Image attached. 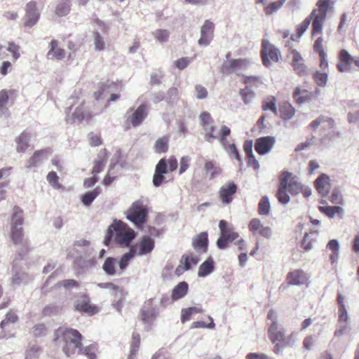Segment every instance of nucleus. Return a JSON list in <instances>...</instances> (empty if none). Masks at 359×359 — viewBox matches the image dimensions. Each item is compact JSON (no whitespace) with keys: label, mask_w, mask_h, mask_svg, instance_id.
<instances>
[{"label":"nucleus","mask_w":359,"mask_h":359,"mask_svg":"<svg viewBox=\"0 0 359 359\" xmlns=\"http://www.w3.org/2000/svg\"><path fill=\"white\" fill-rule=\"evenodd\" d=\"M41 349L39 346H34L29 348L26 351V359H37L39 357V354Z\"/></svg>","instance_id":"e2e57ef3"},{"label":"nucleus","mask_w":359,"mask_h":359,"mask_svg":"<svg viewBox=\"0 0 359 359\" xmlns=\"http://www.w3.org/2000/svg\"><path fill=\"white\" fill-rule=\"evenodd\" d=\"M268 335L270 341L274 345L273 352L278 355L287 347L294 345V333L286 336L285 329L279 325L277 320H274L268 328Z\"/></svg>","instance_id":"20e7f679"},{"label":"nucleus","mask_w":359,"mask_h":359,"mask_svg":"<svg viewBox=\"0 0 359 359\" xmlns=\"http://www.w3.org/2000/svg\"><path fill=\"white\" fill-rule=\"evenodd\" d=\"M313 233L311 231L309 233H305L302 243V246L304 250H308L312 248L313 240Z\"/></svg>","instance_id":"052dcab7"},{"label":"nucleus","mask_w":359,"mask_h":359,"mask_svg":"<svg viewBox=\"0 0 359 359\" xmlns=\"http://www.w3.org/2000/svg\"><path fill=\"white\" fill-rule=\"evenodd\" d=\"M57 313H58V308H57V306H56L53 304H48V305L46 306L41 311V315L43 317L51 316L53 315H57Z\"/></svg>","instance_id":"0e129e2a"},{"label":"nucleus","mask_w":359,"mask_h":359,"mask_svg":"<svg viewBox=\"0 0 359 359\" xmlns=\"http://www.w3.org/2000/svg\"><path fill=\"white\" fill-rule=\"evenodd\" d=\"M85 102L82 103L75 109L73 113V117L79 121H83L84 119L90 120L92 118V115L90 113H86L84 110Z\"/></svg>","instance_id":"a18cd8bd"},{"label":"nucleus","mask_w":359,"mask_h":359,"mask_svg":"<svg viewBox=\"0 0 359 359\" xmlns=\"http://www.w3.org/2000/svg\"><path fill=\"white\" fill-rule=\"evenodd\" d=\"M270 203L267 196H263L258 204V212L260 215H269L270 212Z\"/></svg>","instance_id":"09e8293b"},{"label":"nucleus","mask_w":359,"mask_h":359,"mask_svg":"<svg viewBox=\"0 0 359 359\" xmlns=\"http://www.w3.org/2000/svg\"><path fill=\"white\" fill-rule=\"evenodd\" d=\"M238 191L237 184L233 181H229L224 184L219 190L218 195L220 201L223 204H229Z\"/></svg>","instance_id":"f8f14e48"},{"label":"nucleus","mask_w":359,"mask_h":359,"mask_svg":"<svg viewBox=\"0 0 359 359\" xmlns=\"http://www.w3.org/2000/svg\"><path fill=\"white\" fill-rule=\"evenodd\" d=\"M262 108L264 111H271L274 114L278 115V109L276 107V98L270 95L263 100L262 102Z\"/></svg>","instance_id":"4c0bfd02"},{"label":"nucleus","mask_w":359,"mask_h":359,"mask_svg":"<svg viewBox=\"0 0 359 359\" xmlns=\"http://www.w3.org/2000/svg\"><path fill=\"white\" fill-rule=\"evenodd\" d=\"M198 261L199 259L197 257H189L187 255H182L180 259V264L175 269V273L177 276H180L184 271L189 270L192 264H196Z\"/></svg>","instance_id":"393cba45"},{"label":"nucleus","mask_w":359,"mask_h":359,"mask_svg":"<svg viewBox=\"0 0 359 359\" xmlns=\"http://www.w3.org/2000/svg\"><path fill=\"white\" fill-rule=\"evenodd\" d=\"M231 53L228 52L226 54V60L222 63L221 67V72L223 74H229L235 72L238 75V72L246 69L251 62L248 58H231Z\"/></svg>","instance_id":"0eeeda50"},{"label":"nucleus","mask_w":359,"mask_h":359,"mask_svg":"<svg viewBox=\"0 0 359 359\" xmlns=\"http://www.w3.org/2000/svg\"><path fill=\"white\" fill-rule=\"evenodd\" d=\"M18 320V317L13 311H8L6 318L1 322L0 327L4 329V327L8 323H15Z\"/></svg>","instance_id":"4d7b16f0"},{"label":"nucleus","mask_w":359,"mask_h":359,"mask_svg":"<svg viewBox=\"0 0 359 359\" xmlns=\"http://www.w3.org/2000/svg\"><path fill=\"white\" fill-rule=\"evenodd\" d=\"M135 231L121 220H114L108 227L104 238V244L109 245L112 237L116 244L121 246L128 247L135 238Z\"/></svg>","instance_id":"7ed1b4c3"},{"label":"nucleus","mask_w":359,"mask_h":359,"mask_svg":"<svg viewBox=\"0 0 359 359\" xmlns=\"http://www.w3.org/2000/svg\"><path fill=\"white\" fill-rule=\"evenodd\" d=\"M314 17V10L311 11L309 16L306 18L301 24H299L296 29V34L291 36L292 41H296L299 39L303 33L307 29L309 25L311 23V20Z\"/></svg>","instance_id":"473e14b6"},{"label":"nucleus","mask_w":359,"mask_h":359,"mask_svg":"<svg viewBox=\"0 0 359 359\" xmlns=\"http://www.w3.org/2000/svg\"><path fill=\"white\" fill-rule=\"evenodd\" d=\"M293 97L297 104H302L311 100L312 93L301 87H297L294 90Z\"/></svg>","instance_id":"c85d7f7f"},{"label":"nucleus","mask_w":359,"mask_h":359,"mask_svg":"<svg viewBox=\"0 0 359 359\" xmlns=\"http://www.w3.org/2000/svg\"><path fill=\"white\" fill-rule=\"evenodd\" d=\"M11 238L15 245H20V249L18 252L20 258L29 252V243L25 238L24 230L22 226H11Z\"/></svg>","instance_id":"1a4fd4ad"},{"label":"nucleus","mask_w":359,"mask_h":359,"mask_svg":"<svg viewBox=\"0 0 359 359\" xmlns=\"http://www.w3.org/2000/svg\"><path fill=\"white\" fill-rule=\"evenodd\" d=\"M334 125L333 119L329 117H319L316 120V128L320 127L323 130L332 129Z\"/></svg>","instance_id":"de8ad7c7"},{"label":"nucleus","mask_w":359,"mask_h":359,"mask_svg":"<svg viewBox=\"0 0 359 359\" xmlns=\"http://www.w3.org/2000/svg\"><path fill=\"white\" fill-rule=\"evenodd\" d=\"M140 346V335L138 333L133 332L131 341L130 353L134 355L137 353Z\"/></svg>","instance_id":"680f3d73"},{"label":"nucleus","mask_w":359,"mask_h":359,"mask_svg":"<svg viewBox=\"0 0 359 359\" xmlns=\"http://www.w3.org/2000/svg\"><path fill=\"white\" fill-rule=\"evenodd\" d=\"M213 261L211 258L208 259L199 267L198 275L200 277H205L210 274L214 269Z\"/></svg>","instance_id":"a19ab883"},{"label":"nucleus","mask_w":359,"mask_h":359,"mask_svg":"<svg viewBox=\"0 0 359 359\" xmlns=\"http://www.w3.org/2000/svg\"><path fill=\"white\" fill-rule=\"evenodd\" d=\"M48 183L55 189H60L62 185L59 183V177L55 172L51 171L47 175Z\"/></svg>","instance_id":"bf43d9fd"},{"label":"nucleus","mask_w":359,"mask_h":359,"mask_svg":"<svg viewBox=\"0 0 359 359\" xmlns=\"http://www.w3.org/2000/svg\"><path fill=\"white\" fill-rule=\"evenodd\" d=\"M248 229L253 234H259L266 238H269L271 233L270 227L264 226L258 218H253L250 220Z\"/></svg>","instance_id":"f3484780"},{"label":"nucleus","mask_w":359,"mask_h":359,"mask_svg":"<svg viewBox=\"0 0 359 359\" xmlns=\"http://www.w3.org/2000/svg\"><path fill=\"white\" fill-rule=\"evenodd\" d=\"M189 290L188 283L185 281H182L179 283L175 287L172 289L171 294V299L172 301H177L187 294Z\"/></svg>","instance_id":"c756f323"},{"label":"nucleus","mask_w":359,"mask_h":359,"mask_svg":"<svg viewBox=\"0 0 359 359\" xmlns=\"http://www.w3.org/2000/svg\"><path fill=\"white\" fill-rule=\"evenodd\" d=\"M316 189L321 196H326L331 189L329 176L325 174L320 175L317 180H316Z\"/></svg>","instance_id":"5701e85b"},{"label":"nucleus","mask_w":359,"mask_h":359,"mask_svg":"<svg viewBox=\"0 0 359 359\" xmlns=\"http://www.w3.org/2000/svg\"><path fill=\"white\" fill-rule=\"evenodd\" d=\"M316 5L318 6V13L316 14V34H317L321 32L323 22L327 13L333 8V2L332 0H318Z\"/></svg>","instance_id":"9d476101"},{"label":"nucleus","mask_w":359,"mask_h":359,"mask_svg":"<svg viewBox=\"0 0 359 359\" xmlns=\"http://www.w3.org/2000/svg\"><path fill=\"white\" fill-rule=\"evenodd\" d=\"M196 95L199 100L205 99L208 97V92L202 85L198 84L195 86Z\"/></svg>","instance_id":"774afa93"},{"label":"nucleus","mask_w":359,"mask_h":359,"mask_svg":"<svg viewBox=\"0 0 359 359\" xmlns=\"http://www.w3.org/2000/svg\"><path fill=\"white\" fill-rule=\"evenodd\" d=\"M203 180H212L222 174L223 170L215 160H206L203 166Z\"/></svg>","instance_id":"ddd939ff"},{"label":"nucleus","mask_w":359,"mask_h":359,"mask_svg":"<svg viewBox=\"0 0 359 359\" xmlns=\"http://www.w3.org/2000/svg\"><path fill=\"white\" fill-rule=\"evenodd\" d=\"M58 285L66 289L79 287V283L74 279H66L58 283Z\"/></svg>","instance_id":"338daca9"},{"label":"nucleus","mask_w":359,"mask_h":359,"mask_svg":"<svg viewBox=\"0 0 359 359\" xmlns=\"http://www.w3.org/2000/svg\"><path fill=\"white\" fill-rule=\"evenodd\" d=\"M74 306L76 311L89 316H93L99 311V307L93 304L90 297L86 294H82L77 297Z\"/></svg>","instance_id":"9b49d317"},{"label":"nucleus","mask_w":359,"mask_h":359,"mask_svg":"<svg viewBox=\"0 0 359 359\" xmlns=\"http://www.w3.org/2000/svg\"><path fill=\"white\" fill-rule=\"evenodd\" d=\"M318 206L319 210L330 218H332L335 215H341L343 213V209L339 206H329L325 200L322 199Z\"/></svg>","instance_id":"bb28decb"},{"label":"nucleus","mask_w":359,"mask_h":359,"mask_svg":"<svg viewBox=\"0 0 359 359\" xmlns=\"http://www.w3.org/2000/svg\"><path fill=\"white\" fill-rule=\"evenodd\" d=\"M281 57L280 51L268 40L262 41L261 57L264 66L269 67L272 62H278Z\"/></svg>","instance_id":"6e6552de"},{"label":"nucleus","mask_w":359,"mask_h":359,"mask_svg":"<svg viewBox=\"0 0 359 359\" xmlns=\"http://www.w3.org/2000/svg\"><path fill=\"white\" fill-rule=\"evenodd\" d=\"M116 259L113 257H108L104 261L102 269L108 275L112 276L116 273Z\"/></svg>","instance_id":"3c124183"},{"label":"nucleus","mask_w":359,"mask_h":359,"mask_svg":"<svg viewBox=\"0 0 359 359\" xmlns=\"http://www.w3.org/2000/svg\"><path fill=\"white\" fill-rule=\"evenodd\" d=\"M148 210L142 201H136L127 212V219L134 223L138 228L143 226L147 220Z\"/></svg>","instance_id":"423d86ee"},{"label":"nucleus","mask_w":359,"mask_h":359,"mask_svg":"<svg viewBox=\"0 0 359 359\" xmlns=\"http://www.w3.org/2000/svg\"><path fill=\"white\" fill-rule=\"evenodd\" d=\"M83 339V335L77 330L71 327L61 326L54 332L53 342L69 358L81 350Z\"/></svg>","instance_id":"f257e3e1"},{"label":"nucleus","mask_w":359,"mask_h":359,"mask_svg":"<svg viewBox=\"0 0 359 359\" xmlns=\"http://www.w3.org/2000/svg\"><path fill=\"white\" fill-rule=\"evenodd\" d=\"M108 154L106 149H101L97 156V158L93 162V167L91 173L93 175H97L101 172L107 163Z\"/></svg>","instance_id":"4be33fe9"},{"label":"nucleus","mask_w":359,"mask_h":359,"mask_svg":"<svg viewBox=\"0 0 359 359\" xmlns=\"http://www.w3.org/2000/svg\"><path fill=\"white\" fill-rule=\"evenodd\" d=\"M164 161L158 163L155 168V172L153 177V184L155 187L161 185L164 180V174L168 172L167 170H163Z\"/></svg>","instance_id":"72a5a7b5"},{"label":"nucleus","mask_w":359,"mask_h":359,"mask_svg":"<svg viewBox=\"0 0 359 359\" xmlns=\"http://www.w3.org/2000/svg\"><path fill=\"white\" fill-rule=\"evenodd\" d=\"M48 329L44 323L35 325L32 329V335L35 337H43L47 333Z\"/></svg>","instance_id":"6e6d98bb"},{"label":"nucleus","mask_w":359,"mask_h":359,"mask_svg":"<svg viewBox=\"0 0 359 359\" xmlns=\"http://www.w3.org/2000/svg\"><path fill=\"white\" fill-rule=\"evenodd\" d=\"M59 42L56 39H52L49 45L48 57L55 60H62L65 57V50L58 47Z\"/></svg>","instance_id":"b1692460"},{"label":"nucleus","mask_w":359,"mask_h":359,"mask_svg":"<svg viewBox=\"0 0 359 359\" xmlns=\"http://www.w3.org/2000/svg\"><path fill=\"white\" fill-rule=\"evenodd\" d=\"M291 54L292 55V65L294 67V69L297 72V74H302L305 72V66L303 63V58L302 57L299 53H298L295 50H291Z\"/></svg>","instance_id":"f704fd0d"},{"label":"nucleus","mask_w":359,"mask_h":359,"mask_svg":"<svg viewBox=\"0 0 359 359\" xmlns=\"http://www.w3.org/2000/svg\"><path fill=\"white\" fill-rule=\"evenodd\" d=\"M275 138L271 136H265L257 138L255 144V151L260 155L268 153L273 147Z\"/></svg>","instance_id":"dca6fc26"},{"label":"nucleus","mask_w":359,"mask_h":359,"mask_svg":"<svg viewBox=\"0 0 359 359\" xmlns=\"http://www.w3.org/2000/svg\"><path fill=\"white\" fill-rule=\"evenodd\" d=\"M136 255V250H135V248L134 246H132L130 248V250L128 252L124 254L119 262H118V264H119V267L121 270H123L125 269L127 266L129 264V262L130 261V259L134 257V256Z\"/></svg>","instance_id":"c03bdc74"},{"label":"nucleus","mask_w":359,"mask_h":359,"mask_svg":"<svg viewBox=\"0 0 359 359\" xmlns=\"http://www.w3.org/2000/svg\"><path fill=\"white\" fill-rule=\"evenodd\" d=\"M239 94L245 104L250 103L255 97V93L248 88L241 89Z\"/></svg>","instance_id":"13d9d810"},{"label":"nucleus","mask_w":359,"mask_h":359,"mask_svg":"<svg viewBox=\"0 0 359 359\" xmlns=\"http://www.w3.org/2000/svg\"><path fill=\"white\" fill-rule=\"evenodd\" d=\"M339 62L337 65V69L341 72L351 71V65L353 63L354 57H352L347 50L343 49L339 53Z\"/></svg>","instance_id":"a211bd4d"},{"label":"nucleus","mask_w":359,"mask_h":359,"mask_svg":"<svg viewBox=\"0 0 359 359\" xmlns=\"http://www.w3.org/2000/svg\"><path fill=\"white\" fill-rule=\"evenodd\" d=\"M288 191L292 195L302 193L304 197L311 195V189L304 187L297 182V177L288 171H283L280 176V184L276 197L280 203L286 204L290 201Z\"/></svg>","instance_id":"f03ea898"},{"label":"nucleus","mask_w":359,"mask_h":359,"mask_svg":"<svg viewBox=\"0 0 359 359\" xmlns=\"http://www.w3.org/2000/svg\"><path fill=\"white\" fill-rule=\"evenodd\" d=\"M99 193L100 191L98 190V188H96L91 191L86 193L82 196L83 203L86 206L90 205L94 201V199L98 196Z\"/></svg>","instance_id":"864d4df0"},{"label":"nucleus","mask_w":359,"mask_h":359,"mask_svg":"<svg viewBox=\"0 0 359 359\" xmlns=\"http://www.w3.org/2000/svg\"><path fill=\"white\" fill-rule=\"evenodd\" d=\"M242 82L246 86L245 88L250 89L259 88L264 83L262 76L255 75H243Z\"/></svg>","instance_id":"7c9ffc66"},{"label":"nucleus","mask_w":359,"mask_h":359,"mask_svg":"<svg viewBox=\"0 0 359 359\" xmlns=\"http://www.w3.org/2000/svg\"><path fill=\"white\" fill-rule=\"evenodd\" d=\"M50 153V148H45L43 149L36 150V151H34L33 155L28 159L27 167L28 168H32L37 166L40 163H41L43 157H45Z\"/></svg>","instance_id":"a878e982"},{"label":"nucleus","mask_w":359,"mask_h":359,"mask_svg":"<svg viewBox=\"0 0 359 359\" xmlns=\"http://www.w3.org/2000/svg\"><path fill=\"white\" fill-rule=\"evenodd\" d=\"M140 316L141 320L147 327H150L154 323L156 318L157 313L151 300L146 302L145 305L141 309Z\"/></svg>","instance_id":"2eb2a0df"},{"label":"nucleus","mask_w":359,"mask_h":359,"mask_svg":"<svg viewBox=\"0 0 359 359\" xmlns=\"http://www.w3.org/2000/svg\"><path fill=\"white\" fill-rule=\"evenodd\" d=\"M286 0H278L271 3L264 8V12L266 15H271L277 11L284 4Z\"/></svg>","instance_id":"5fc2aeb1"},{"label":"nucleus","mask_w":359,"mask_h":359,"mask_svg":"<svg viewBox=\"0 0 359 359\" xmlns=\"http://www.w3.org/2000/svg\"><path fill=\"white\" fill-rule=\"evenodd\" d=\"M286 280L289 285H298L306 283L308 278L302 270L296 269L288 273Z\"/></svg>","instance_id":"412c9836"},{"label":"nucleus","mask_w":359,"mask_h":359,"mask_svg":"<svg viewBox=\"0 0 359 359\" xmlns=\"http://www.w3.org/2000/svg\"><path fill=\"white\" fill-rule=\"evenodd\" d=\"M148 115V106L147 104H141L136 109L130 107L125 116V130L140 126Z\"/></svg>","instance_id":"39448f33"},{"label":"nucleus","mask_w":359,"mask_h":359,"mask_svg":"<svg viewBox=\"0 0 359 359\" xmlns=\"http://www.w3.org/2000/svg\"><path fill=\"white\" fill-rule=\"evenodd\" d=\"M193 248L200 254L205 253L208 250V238L207 232H201L193 238Z\"/></svg>","instance_id":"6ab92c4d"},{"label":"nucleus","mask_w":359,"mask_h":359,"mask_svg":"<svg viewBox=\"0 0 359 359\" xmlns=\"http://www.w3.org/2000/svg\"><path fill=\"white\" fill-rule=\"evenodd\" d=\"M40 18V13L37 11V3L34 1L28 2L25 6V15L24 26L32 27L36 24Z\"/></svg>","instance_id":"4468645a"},{"label":"nucleus","mask_w":359,"mask_h":359,"mask_svg":"<svg viewBox=\"0 0 359 359\" xmlns=\"http://www.w3.org/2000/svg\"><path fill=\"white\" fill-rule=\"evenodd\" d=\"M7 50L13 54V59L16 61L20 57V46L14 42H8Z\"/></svg>","instance_id":"69168bd1"},{"label":"nucleus","mask_w":359,"mask_h":359,"mask_svg":"<svg viewBox=\"0 0 359 359\" xmlns=\"http://www.w3.org/2000/svg\"><path fill=\"white\" fill-rule=\"evenodd\" d=\"M29 133L24 131L15 139L16 150L19 153L25 152L28 148Z\"/></svg>","instance_id":"e433bc0d"},{"label":"nucleus","mask_w":359,"mask_h":359,"mask_svg":"<svg viewBox=\"0 0 359 359\" xmlns=\"http://www.w3.org/2000/svg\"><path fill=\"white\" fill-rule=\"evenodd\" d=\"M283 120H290L295 114V109L288 102H283L279 104L278 114Z\"/></svg>","instance_id":"cd10ccee"},{"label":"nucleus","mask_w":359,"mask_h":359,"mask_svg":"<svg viewBox=\"0 0 359 359\" xmlns=\"http://www.w3.org/2000/svg\"><path fill=\"white\" fill-rule=\"evenodd\" d=\"M199 122L201 126L203 128L214 126V120L208 111H203L199 115Z\"/></svg>","instance_id":"8fccbe9b"},{"label":"nucleus","mask_w":359,"mask_h":359,"mask_svg":"<svg viewBox=\"0 0 359 359\" xmlns=\"http://www.w3.org/2000/svg\"><path fill=\"white\" fill-rule=\"evenodd\" d=\"M322 41L323 39L321 37H319L316 40V52L318 53L320 57V67L322 69H325L328 67V62L327 60V55L322 45Z\"/></svg>","instance_id":"2f4dec72"},{"label":"nucleus","mask_w":359,"mask_h":359,"mask_svg":"<svg viewBox=\"0 0 359 359\" xmlns=\"http://www.w3.org/2000/svg\"><path fill=\"white\" fill-rule=\"evenodd\" d=\"M164 161L163 170H167L168 172H172L177 168L178 163L177 160L174 156H170L169 158H161L158 163Z\"/></svg>","instance_id":"37998d69"},{"label":"nucleus","mask_w":359,"mask_h":359,"mask_svg":"<svg viewBox=\"0 0 359 359\" xmlns=\"http://www.w3.org/2000/svg\"><path fill=\"white\" fill-rule=\"evenodd\" d=\"M168 142L169 139L167 136L158 138L154 147L155 152L158 154L167 152L168 150Z\"/></svg>","instance_id":"ea45409f"},{"label":"nucleus","mask_w":359,"mask_h":359,"mask_svg":"<svg viewBox=\"0 0 359 359\" xmlns=\"http://www.w3.org/2000/svg\"><path fill=\"white\" fill-rule=\"evenodd\" d=\"M135 248L136 255H144L150 253L154 248V241L149 236H144Z\"/></svg>","instance_id":"aec40b11"},{"label":"nucleus","mask_w":359,"mask_h":359,"mask_svg":"<svg viewBox=\"0 0 359 359\" xmlns=\"http://www.w3.org/2000/svg\"><path fill=\"white\" fill-rule=\"evenodd\" d=\"M23 211L18 207L13 208V212L12 215L11 226H21L23 224Z\"/></svg>","instance_id":"49530a36"},{"label":"nucleus","mask_w":359,"mask_h":359,"mask_svg":"<svg viewBox=\"0 0 359 359\" xmlns=\"http://www.w3.org/2000/svg\"><path fill=\"white\" fill-rule=\"evenodd\" d=\"M97 351V346L95 344H90L88 346L83 347V345L81 346V350H79L76 354H82L86 355L88 359H96V352Z\"/></svg>","instance_id":"58836bf2"},{"label":"nucleus","mask_w":359,"mask_h":359,"mask_svg":"<svg viewBox=\"0 0 359 359\" xmlns=\"http://www.w3.org/2000/svg\"><path fill=\"white\" fill-rule=\"evenodd\" d=\"M69 1V0H66L57 4L55 8V14L57 16H65L69 13L71 8Z\"/></svg>","instance_id":"603ef678"},{"label":"nucleus","mask_w":359,"mask_h":359,"mask_svg":"<svg viewBox=\"0 0 359 359\" xmlns=\"http://www.w3.org/2000/svg\"><path fill=\"white\" fill-rule=\"evenodd\" d=\"M219 227L221 236L230 238L233 241L236 240L238 237V233L233 231L225 220H220Z\"/></svg>","instance_id":"c9c22d12"},{"label":"nucleus","mask_w":359,"mask_h":359,"mask_svg":"<svg viewBox=\"0 0 359 359\" xmlns=\"http://www.w3.org/2000/svg\"><path fill=\"white\" fill-rule=\"evenodd\" d=\"M17 90L15 89H3L0 91V110H3L8 102L10 96H15Z\"/></svg>","instance_id":"79ce46f5"}]
</instances>
